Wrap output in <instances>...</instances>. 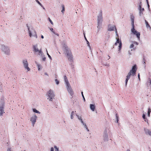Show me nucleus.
Returning <instances> with one entry per match:
<instances>
[{
    "mask_svg": "<svg viewBox=\"0 0 151 151\" xmlns=\"http://www.w3.org/2000/svg\"><path fill=\"white\" fill-rule=\"evenodd\" d=\"M37 54L40 56L41 57H43V53L42 50V49H40L39 50V51H38L37 52H35Z\"/></svg>",
    "mask_w": 151,
    "mask_h": 151,
    "instance_id": "6ab92c4d",
    "label": "nucleus"
},
{
    "mask_svg": "<svg viewBox=\"0 0 151 151\" xmlns=\"http://www.w3.org/2000/svg\"><path fill=\"white\" fill-rule=\"evenodd\" d=\"M150 84H151V79L150 80Z\"/></svg>",
    "mask_w": 151,
    "mask_h": 151,
    "instance_id": "603ef678",
    "label": "nucleus"
},
{
    "mask_svg": "<svg viewBox=\"0 0 151 151\" xmlns=\"http://www.w3.org/2000/svg\"><path fill=\"white\" fill-rule=\"evenodd\" d=\"M46 51L47 54L48 55V57L50 59V60H51L52 59V58L51 57V56L48 53L47 49H46Z\"/></svg>",
    "mask_w": 151,
    "mask_h": 151,
    "instance_id": "c85d7f7f",
    "label": "nucleus"
},
{
    "mask_svg": "<svg viewBox=\"0 0 151 151\" xmlns=\"http://www.w3.org/2000/svg\"><path fill=\"white\" fill-rule=\"evenodd\" d=\"M75 112L74 111H72L70 114V118L71 119H72L74 118V116L75 115Z\"/></svg>",
    "mask_w": 151,
    "mask_h": 151,
    "instance_id": "a878e982",
    "label": "nucleus"
},
{
    "mask_svg": "<svg viewBox=\"0 0 151 151\" xmlns=\"http://www.w3.org/2000/svg\"><path fill=\"white\" fill-rule=\"evenodd\" d=\"M36 2L41 6L42 7V4L38 1V0H35Z\"/></svg>",
    "mask_w": 151,
    "mask_h": 151,
    "instance_id": "7c9ffc66",
    "label": "nucleus"
},
{
    "mask_svg": "<svg viewBox=\"0 0 151 151\" xmlns=\"http://www.w3.org/2000/svg\"><path fill=\"white\" fill-rule=\"evenodd\" d=\"M90 109L92 111H94L95 109V105L93 104H90Z\"/></svg>",
    "mask_w": 151,
    "mask_h": 151,
    "instance_id": "4be33fe9",
    "label": "nucleus"
},
{
    "mask_svg": "<svg viewBox=\"0 0 151 151\" xmlns=\"http://www.w3.org/2000/svg\"><path fill=\"white\" fill-rule=\"evenodd\" d=\"M50 30L54 34H55V32L53 31V29L52 28H50Z\"/></svg>",
    "mask_w": 151,
    "mask_h": 151,
    "instance_id": "58836bf2",
    "label": "nucleus"
},
{
    "mask_svg": "<svg viewBox=\"0 0 151 151\" xmlns=\"http://www.w3.org/2000/svg\"><path fill=\"white\" fill-rule=\"evenodd\" d=\"M137 70V68H136V65H135L132 67V70H130L129 72L128 73L126 76V79L125 80V85L126 86L127 84L128 81L130 78L131 76L132 75L133 76L134 75Z\"/></svg>",
    "mask_w": 151,
    "mask_h": 151,
    "instance_id": "f03ea898",
    "label": "nucleus"
},
{
    "mask_svg": "<svg viewBox=\"0 0 151 151\" xmlns=\"http://www.w3.org/2000/svg\"><path fill=\"white\" fill-rule=\"evenodd\" d=\"M83 34H84V36L85 38V39L86 40V41H87V40L86 38V37H85V34H84V33H83Z\"/></svg>",
    "mask_w": 151,
    "mask_h": 151,
    "instance_id": "de8ad7c7",
    "label": "nucleus"
},
{
    "mask_svg": "<svg viewBox=\"0 0 151 151\" xmlns=\"http://www.w3.org/2000/svg\"><path fill=\"white\" fill-rule=\"evenodd\" d=\"M102 21L103 19L102 14L101 12L99 14L97 18L98 26H97V28L98 29V31L101 26Z\"/></svg>",
    "mask_w": 151,
    "mask_h": 151,
    "instance_id": "423d86ee",
    "label": "nucleus"
},
{
    "mask_svg": "<svg viewBox=\"0 0 151 151\" xmlns=\"http://www.w3.org/2000/svg\"><path fill=\"white\" fill-rule=\"evenodd\" d=\"M132 27L131 29V32L134 35H136L137 37L139 40L140 39V33L138 32L134 29V26H132Z\"/></svg>",
    "mask_w": 151,
    "mask_h": 151,
    "instance_id": "6e6552de",
    "label": "nucleus"
},
{
    "mask_svg": "<svg viewBox=\"0 0 151 151\" xmlns=\"http://www.w3.org/2000/svg\"><path fill=\"white\" fill-rule=\"evenodd\" d=\"M11 150V149H10V150L9 149V150Z\"/></svg>",
    "mask_w": 151,
    "mask_h": 151,
    "instance_id": "5fc2aeb1",
    "label": "nucleus"
},
{
    "mask_svg": "<svg viewBox=\"0 0 151 151\" xmlns=\"http://www.w3.org/2000/svg\"><path fill=\"white\" fill-rule=\"evenodd\" d=\"M116 29L115 26L114 25H109V26L108 30L109 31H112Z\"/></svg>",
    "mask_w": 151,
    "mask_h": 151,
    "instance_id": "dca6fc26",
    "label": "nucleus"
},
{
    "mask_svg": "<svg viewBox=\"0 0 151 151\" xmlns=\"http://www.w3.org/2000/svg\"><path fill=\"white\" fill-rule=\"evenodd\" d=\"M138 9L139 11V15L140 16L142 15L143 14V12L144 10V8H142V3L140 1L138 4Z\"/></svg>",
    "mask_w": 151,
    "mask_h": 151,
    "instance_id": "1a4fd4ad",
    "label": "nucleus"
},
{
    "mask_svg": "<svg viewBox=\"0 0 151 151\" xmlns=\"http://www.w3.org/2000/svg\"><path fill=\"white\" fill-rule=\"evenodd\" d=\"M83 98V100L84 101H85V99L84 97V98Z\"/></svg>",
    "mask_w": 151,
    "mask_h": 151,
    "instance_id": "3c124183",
    "label": "nucleus"
},
{
    "mask_svg": "<svg viewBox=\"0 0 151 151\" xmlns=\"http://www.w3.org/2000/svg\"><path fill=\"white\" fill-rule=\"evenodd\" d=\"M151 112V109L150 108H149L148 109V111L147 112V116L148 117L150 116V114Z\"/></svg>",
    "mask_w": 151,
    "mask_h": 151,
    "instance_id": "cd10ccee",
    "label": "nucleus"
},
{
    "mask_svg": "<svg viewBox=\"0 0 151 151\" xmlns=\"http://www.w3.org/2000/svg\"><path fill=\"white\" fill-rule=\"evenodd\" d=\"M54 150L55 151H58L59 150V148L56 146H55L54 148L51 147L50 149V151H54Z\"/></svg>",
    "mask_w": 151,
    "mask_h": 151,
    "instance_id": "b1692460",
    "label": "nucleus"
},
{
    "mask_svg": "<svg viewBox=\"0 0 151 151\" xmlns=\"http://www.w3.org/2000/svg\"><path fill=\"white\" fill-rule=\"evenodd\" d=\"M64 78L67 90L68 93L70 95V98H73V96L74 94L73 91L71 87L66 76H64Z\"/></svg>",
    "mask_w": 151,
    "mask_h": 151,
    "instance_id": "f257e3e1",
    "label": "nucleus"
},
{
    "mask_svg": "<svg viewBox=\"0 0 151 151\" xmlns=\"http://www.w3.org/2000/svg\"><path fill=\"white\" fill-rule=\"evenodd\" d=\"M41 37L42 39H43L44 38V36L42 35L41 36Z\"/></svg>",
    "mask_w": 151,
    "mask_h": 151,
    "instance_id": "09e8293b",
    "label": "nucleus"
},
{
    "mask_svg": "<svg viewBox=\"0 0 151 151\" xmlns=\"http://www.w3.org/2000/svg\"><path fill=\"white\" fill-rule=\"evenodd\" d=\"M33 48L34 51L35 52H37L38 51H39V50L38 47V46L37 44L33 46Z\"/></svg>",
    "mask_w": 151,
    "mask_h": 151,
    "instance_id": "f3484780",
    "label": "nucleus"
},
{
    "mask_svg": "<svg viewBox=\"0 0 151 151\" xmlns=\"http://www.w3.org/2000/svg\"><path fill=\"white\" fill-rule=\"evenodd\" d=\"M144 131L145 134L151 137V131L147 129H144Z\"/></svg>",
    "mask_w": 151,
    "mask_h": 151,
    "instance_id": "4468645a",
    "label": "nucleus"
},
{
    "mask_svg": "<svg viewBox=\"0 0 151 151\" xmlns=\"http://www.w3.org/2000/svg\"><path fill=\"white\" fill-rule=\"evenodd\" d=\"M55 34L56 35L58 36H59V35L58 34H57V33H55Z\"/></svg>",
    "mask_w": 151,
    "mask_h": 151,
    "instance_id": "8fccbe9b",
    "label": "nucleus"
},
{
    "mask_svg": "<svg viewBox=\"0 0 151 151\" xmlns=\"http://www.w3.org/2000/svg\"><path fill=\"white\" fill-rule=\"evenodd\" d=\"M115 29V33L116 34V35L117 36H118V35L117 34V32L116 29Z\"/></svg>",
    "mask_w": 151,
    "mask_h": 151,
    "instance_id": "c03bdc74",
    "label": "nucleus"
},
{
    "mask_svg": "<svg viewBox=\"0 0 151 151\" xmlns=\"http://www.w3.org/2000/svg\"><path fill=\"white\" fill-rule=\"evenodd\" d=\"M23 63L25 68L27 69V71H29L30 70V69L28 67V64L27 61L26 60H24L23 61Z\"/></svg>",
    "mask_w": 151,
    "mask_h": 151,
    "instance_id": "ddd939ff",
    "label": "nucleus"
},
{
    "mask_svg": "<svg viewBox=\"0 0 151 151\" xmlns=\"http://www.w3.org/2000/svg\"><path fill=\"white\" fill-rule=\"evenodd\" d=\"M4 105L2 104L1 106H0V116H1L3 115V114L4 113Z\"/></svg>",
    "mask_w": 151,
    "mask_h": 151,
    "instance_id": "2eb2a0df",
    "label": "nucleus"
},
{
    "mask_svg": "<svg viewBox=\"0 0 151 151\" xmlns=\"http://www.w3.org/2000/svg\"><path fill=\"white\" fill-rule=\"evenodd\" d=\"M64 49L66 57L68 58V60H71L73 58V56L69 48L67 46L65 45L64 46Z\"/></svg>",
    "mask_w": 151,
    "mask_h": 151,
    "instance_id": "7ed1b4c3",
    "label": "nucleus"
},
{
    "mask_svg": "<svg viewBox=\"0 0 151 151\" xmlns=\"http://www.w3.org/2000/svg\"><path fill=\"white\" fill-rule=\"evenodd\" d=\"M55 82L56 84L58 85L59 83V81L57 79H55Z\"/></svg>",
    "mask_w": 151,
    "mask_h": 151,
    "instance_id": "72a5a7b5",
    "label": "nucleus"
},
{
    "mask_svg": "<svg viewBox=\"0 0 151 151\" xmlns=\"http://www.w3.org/2000/svg\"><path fill=\"white\" fill-rule=\"evenodd\" d=\"M145 63H146L145 62V60L144 61L143 63V66L145 68L146 67Z\"/></svg>",
    "mask_w": 151,
    "mask_h": 151,
    "instance_id": "2f4dec72",
    "label": "nucleus"
},
{
    "mask_svg": "<svg viewBox=\"0 0 151 151\" xmlns=\"http://www.w3.org/2000/svg\"><path fill=\"white\" fill-rule=\"evenodd\" d=\"M108 58H109V59L110 56L109 55H108Z\"/></svg>",
    "mask_w": 151,
    "mask_h": 151,
    "instance_id": "864d4df0",
    "label": "nucleus"
},
{
    "mask_svg": "<svg viewBox=\"0 0 151 151\" xmlns=\"http://www.w3.org/2000/svg\"><path fill=\"white\" fill-rule=\"evenodd\" d=\"M62 7L63 9H62V10L61 11V12L63 13L65 11V7H64V5H62Z\"/></svg>",
    "mask_w": 151,
    "mask_h": 151,
    "instance_id": "c756f323",
    "label": "nucleus"
},
{
    "mask_svg": "<svg viewBox=\"0 0 151 151\" xmlns=\"http://www.w3.org/2000/svg\"><path fill=\"white\" fill-rule=\"evenodd\" d=\"M46 95L47 96V99L50 101H52L55 96L54 91L51 89L47 92Z\"/></svg>",
    "mask_w": 151,
    "mask_h": 151,
    "instance_id": "39448f33",
    "label": "nucleus"
},
{
    "mask_svg": "<svg viewBox=\"0 0 151 151\" xmlns=\"http://www.w3.org/2000/svg\"><path fill=\"white\" fill-rule=\"evenodd\" d=\"M43 9H45V8L44 7H43Z\"/></svg>",
    "mask_w": 151,
    "mask_h": 151,
    "instance_id": "6e6d98bb",
    "label": "nucleus"
},
{
    "mask_svg": "<svg viewBox=\"0 0 151 151\" xmlns=\"http://www.w3.org/2000/svg\"><path fill=\"white\" fill-rule=\"evenodd\" d=\"M45 75L47 76V77H48L49 76L48 75L47 73H44Z\"/></svg>",
    "mask_w": 151,
    "mask_h": 151,
    "instance_id": "a19ab883",
    "label": "nucleus"
},
{
    "mask_svg": "<svg viewBox=\"0 0 151 151\" xmlns=\"http://www.w3.org/2000/svg\"><path fill=\"white\" fill-rule=\"evenodd\" d=\"M28 29L29 36L30 37L32 36L35 37L37 38V35L35 29L32 27L30 28L28 27Z\"/></svg>",
    "mask_w": 151,
    "mask_h": 151,
    "instance_id": "0eeeda50",
    "label": "nucleus"
},
{
    "mask_svg": "<svg viewBox=\"0 0 151 151\" xmlns=\"http://www.w3.org/2000/svg\"><path fill=\"white\" fill-rule=\"evenodd\" d=\"M134 17L133 15L130 16V20L131 22V25L132 26H134Z\"/></svg>",
    "mask_w": 151,
    "mask_h": 151,
    "instance_id": "a211bd4d",
    "label": "nucleus"
},
{
    "mask_svg": "<svg viewBox=\"0 0 151 151\" xmlns=\"http://www.w3.org/2000/svg\"><path fill=\"white\" fill-rule=\"evenodd\" d=\"M138 79H139V81H140V75H139V74H138Z\"/></svg>",
    "mask_w": 151,
    "mask_h": 151,
    "instance_id": "79ce46f5",
    "label": "nucleus"
},
{
    "mask_svg": "<svg viewBox=\"0 0 151 151\" xmlns=\"http://www.w3.org/2000/svg\"><path fill=\"white\" fill-rule=\"evenodd\" d=\"M103 139L105 141L107 142L109 140L108 135L107 133V131L106 130H105L104 132L103 135Z\"/></svg>",
    "mask_w": 151,
    "mask_h": 151,
    "instance_id": "f8f14e48",
    "label": "nucleus"
},
{
    "mask_svg": "<svg viewBox=\"0 0 151 151\" xmlns=\"http://www.w3.org/2000/svg\"><path fill=\"white\" fill-rule=\"evenodd\" d=\"M81 93L82 96L83 97V98H84V95H83V92H81Z\"/></svg>",
    "mask_w": 151,
    "mask_h": 151,
    "instance_id": "49530a36",
    "label": "nucleus"
},
{
    "mask_svg": "<svg viewBox=\"0 0 151 151\" xmlns=\"http://www.w3.org/2000/svg\"><path fill=\"white\" fill-rule=\"evenodd\" d=\"M42 57V60L43 61H45L46 59V58L45 57V55L43 54V57Z\"/></svg>",
    "mask_w": 151,
    "mask_h": 151,
    "instance_id": "473e14b6",
    "label": "nucleus"
},
{
    "mask_svg": "<svg viewBox=\"0 0 151 151\" xmlns=\"http://www.w3.org/2000/svg\"><path fill=\"white\" fill-rule=\"evenodd\" d=\"M35 63L37 65L39 70H40L41 69H42V67L40 64L36 62H35Z\"/></svg>",
    "mask_w": 151,
    "mask_h": 151,
    "instance_id": "5701e85b",
    "label": "nucleus"
},
{
    "mask_svg": "<svg viewBox=\"0 0 151 151\" xmlns=\"http://www.w3.org/2000/svg\"><path fill=\"white\" fill-rule=\"evenodd\" d=\"M76 116L77 117L78 119L80 121V122H82L83 121V119L82 118V117L81 116H79V115L76 114Z\"/></svg>",
    "mask_w": 151,
    "mask_h": 151,
    "instance_id": "393cba45",
    "label": "nucleus"
},
{
    "mask_svg": "<svg viewBox=\"0 0 151 151\" xmlns=\"http://www.w3.org/2000/svg\"><path fill=\"white\" fill-rule=\"evenodd\" d=\"M37 118V116L35 114H33L31 117L30 118V121H31L33 126H34V124L35 123Z\"/></svg>",
    "mask_w": 151,
    "mask_h": 151,
    "instance_id": "9b49d317",
    "label": "nucleus"
},
{
    "mask_svg": "<svg viewBox=\"0 0 151 151\" xmlns=\"http://www.w3.org/2000/svg\"><path fill=\"white\" fill-rule=\"evenodd\" d=\"M87 44L88 45V46L89 47H90V45H89V42L87 40Z\"/></svg>",
    "mask_w": 151,
    "mask_h": 151,
    "instance_id": "37998d69",
    "label": "nucleus"
},
{
    "mask_svg": "<svg viewBox=\"0 0 151 151\" xmlns=\"http://www.w3.org/2000/svg\"><path fill=\"white\" fill-rule=\"evenodd\" d=\"M116 122H118V116L117 115V114H116Z\"/></svg>",
    "mask_w": 151,
    "mask_h": 151,
    "instance_id": "4c0bfd02",
    "label": "nucleus"
},
{
    "mask_svg": "<svg viewBox=\"0 0 151 151\" xmlns=\"http://www.w3.org/2000/svg\"><path fill=\"white\" fill-rule=\"evenodd\" d=\"M82 126H83L84 128H85L88 132H89V130L88 129L87 127L86 124L84 122H81Z\"/></svg>",
    "mask_w": 151,
    "mask_h": 151,
    "instance_id": "aec40b11",
    "label": "nucleus"
},
{
    "mask_svg": "<svg viewBox=\"0 0 151 151\" xmlns=\"http://www.w3.org/2000/svg\"><path fill=\"white\" fill-rule=\"evenodd\" d=\"M146 1H147V5H148V8H149V4H148V0H146Z\"/></svg>",
    "mask_w": 151,
    "mask_h": 151,
    "instance_id": "a18cd8bd",
    "label": "nucleus"
},
{
    "mask_svg": "<svg viewBox=\"0 0 151 151\" xmlns=\"http://www.w3.org/2000/svg\"><path fill=\"white\" fill-rule=\"evenodd\" d=\"M134 44H133V43L130 45V49H132L133 48V47L134 46Z\"/></svg>",
    "mask_w": 151,
    "mask_h": 151,
    "instance_id": "c9c22d12",
    "label": "nucleus"
},
{
    "mask_svg": "<svg viewBox=\"0 0 151 151\" xmlns=\"http://www.w3.org/2000/svg\"><path fill=\"white\" fill-rule=\"evenodd\" d=\"M133 44H136V45H138V43H137V42H135V41L134 42H133Z\"/></svg>",
    "mask_w": 151,
    "mask_h": 151,
    "instance_id": "ea45409f",
    "label": "nucleus"
},
{
    "mask_svg": "<svg viewBox=\"0 0 151 151\" xmlns=\"http://www.w3.org/2000/svg\"><path fill=\"white\" fill-rule=\"evenodd\" d=\"M32 110H33V111L35 113L39 114H40V113L37 110L35 109H33Z\"/></svg>",
    "mask_w": 151,
    "mask_h": 151,
    "instance_id": "bb28decb",
    "label": "nucleus"
},
{
    "mask_svg": "<svg viewBox=\"0 0 151 151\" xmlns=\"http://www.w3.org/2000/svg\"><path fill=\"white\" fill-rule=\"evenodd\" d=\"M0 48L2 52L6 55H9L10 54V50L9 47L4 45H1Z\"/></svg>",
    "mask_w": 151,
    "mask_h": 151,
    "instance_id": "20e7f679",
    "label": "nucleus"
},
{
    "mask_svg": "<svg viewBox=\"0 0 151 151\" xmlns=\"http://www.w3.org/2000/svg\"><path fill=\"white\" fill-rule=\"evenodd\" d=\"M142 118L145 120V121H146L145 116V114H143L142 115Z\"/></svg>",
    "mask_w": 151,
    "mask_h": 151,
    "instance_id": "f704fd0d",
    "label": "nucleus"
},
{
    "mask_svg": "<svg viewBox=\"0 0 151 151\" xmlns=\"http://www.w3.org/2000/svg\"><path fill=\"white\" fill-rule=\"evenodd\" d=\"M145 22L147 28L149 30L151 29V27L150 25L149 24L148 22L146 20H145Z\"/></svg>",
    "mask_w": 151,
    "mask_h": 151,
    "instance_id": "412c9836",
    "label": "nucleus"
},
{
    "mask_svg": "<svg viewBox=\"0 0 151 151\" xmlns=\"http://www.w3.org/2000/svg\"><path fill=\"white\" fill-rule=\"evenodd\" d=\"M116 41L115 43V45H118V51H120L122 47V43L121 40H119V38H116Z\"/></svg>",
    "mask_w": 151,
    "mask_h": 151,
    "instance_id": "9d476101",
    "label": "nucleus"
},
{
    "mask_svg": "<svg viewBox=\"0 0 151 151\" xmlns=\"http://www.w3.org/2000/svg\"><path fill=\"white\" fill-rule=\"evenodd\" d=\"M48 20H49V22L51 23V24L52 25H53V23L52 22V21L50 19V18H48Z\"/></svg>",
    "mask_w": 151,
    "mask_h": 151,
    "instance_id": "e433bc0d",
    "label": "nucleus"
}]
</instances>
